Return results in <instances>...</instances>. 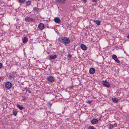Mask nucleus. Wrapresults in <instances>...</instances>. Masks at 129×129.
I'll list each match as a JSON object with an SVG mask.
<instances>
[{
    "instance_id": "2f4dec72",
    "label": "nucleus",
    "mask_w": 129,
    "mask_h": 129,
    "mask_svg": "<svg viewBox=\"0 0 129 129\" xmlns=\"http://www.w3.org/2000/svg\"><path fill=\"white\" fill-rule=\"evenodd\" d=\"M82 1L83 3H85L87 1L86 0H83Z\"/></svg>"
},
{
    "instance_id": "f704fd0d",
    "label": "nucleus",
    "mask_w": 129,
    "mask_h": 129,
    "mask_svg": "<svg viewBox=\"0 0 129 129\" xmlns=\"http://www.w3.org/2000/svg\"><path fill=\"white\" fill-rule=\"evenodd\" d=\"M127 37L129 39V35H128L127 36Z\"/></svg>"
},
{
    "instance_id": "6e6552de",
    "label": "nucleus",
    "mask_w": 129,
    "mask_h": 129,
    "mask_svg": "<svg viewBox=\"0 0 129 129\" xmlns=\"http://www.w3.org/2000/svg\"><path fill=\"white\" fill-rule=\"evenodd\" d=\"M98 122V120L94 118L91 121V122L92 124H95L97 123Z\"/></svg>"
},
{
    "instance_id": "20e7f679",
    "label": "nucleus",
    "mask_w": 129,
    "mask_h": 129,
    "mask_svg": "<svg viewBox=\"0 0 129 129\" xmlns=\"http://www.w3.org/2000/svg\"><path fill=\"white\" fill-rule=\"evenodd\" d=\"M112 58L117 62L119 63L120 62V61L117 58V56L115 55H113L112 56Z\"/></svg>"
},
{
    "instance_id": "f3484780",
    "label": "nucleus",
    "mask_w": 129,
    "mask_h": 129,
    "mask_svg": "<svg viewBox=\"0 0 129 129\" xmlns=\"http://www.w3.org/2000/svg\"><path fill=\"white\" fill-rule=\"evenodd\" d=\"M26 6H28L31 5V2L30 1L28 0L26 2Z\"/></svg>"
},
{
    "instance_id": "72a5a7b5",
    "label": "nucleus",
    "mask_w": 129,
    "mask_h": 129,
    "mask_svg": "<svg viewBox=\"0 0 129 129\" xmlns=\"http://www.w3.org/2000/svg\"><path fill=\"white\" fill-rule=\"evenodd\" d=\"M25 100V98H24L22 99L23 100Z\"/></svg>"
},
{
    "instance_id": "4468645a",
    "label": "nucleus",
    "mask_w": 129,
    "mask_h": 129,
    "mask_svg": "<svg viewBox=\"0 0 129 129\" xmlns=\"http://www.w3.org/2000/svg\"><path fill=\"white\" fill-rule=\"evenodd\" d=\"M57 55L56 54H55L53 55H51L49 57V59L50 60H51L52 59L55 58L57 57Z\"/></svg>"
},
{
    "instance_id": "7ed1b4c3",
    "label": "nucleus",
    "mask_w": 129,
    "mask_h": 129,
    "mask_svg": "<svg viewBox=\"0 0 129 129\" xmlns=\"http://www.w3.org/2000/svg\"><path fill=\"white\" fill-rule=\"evenodd\" d=\"M12 86L11 83L9 82H6L5 84L6 88L8 89H9L11 88Z\"/></svg>"
},
{
    "instance_id": "473e14b6",
    "label": "nucleus",
    "mask_w": 129,
    "mask_h": 129,
    "mask_svg": "<svg viewBox=\"0 0 129 129\" xmlns=\"http://www.w3.org/2000/svg\"><path fill=\"white\" fill-rule=\"evenodd\" d=\"M24 90H27V88H26V87H25V88H24Z\"/></svg>"
},
{
    "instance_id": "4be33fe9",
    "label": "nucleus",
    "mask_w": 129,
    "mask_h": 129,
    "mask_svg": "<svg viewBox=\"0 0 129 129\" xmlns=\"http://www.w3.org/2000/svg\"><path fill=\"white\" fill-rule=\"evenodd\" d=\"M25 0H18V2L19 3H23L25 1Z\"/></svg>"
},
{
    "instance_id": "cd10ccee",
    "label": "nucleus",
    "mask_w": 129,
    "mask_h": 129,
    "mask_svg": "<svg viewBox=\"0 0 129 129\" xmlns=\"http://www.w3.org/2000/svg\"><path fill=\"white\" fill-rule=\"evenodd\" d=\"M48 104L50 106H51L52 105V103L50 102H49L48 103Z\"/></svg>"
},
{
    "instance_id": "9d476101",
    "label": "nucleus",
    "mask_w": 129,
    "mask_h": 129,
    "mask_svg": "<svg viewBox=\"0 0 129 129\" xmlns=\"http://www.w3.org/2000/svg\"><path fill=\"white\" fill-rule=\"evenodd\" d=\"M80 48L84 50H87V48L86 46L83 44H82L80 45Z\"/></svg>"
},
{
    "instance_id": "412c9836",
    "label": "nucleus",
    "mask_w": 129,
    "mask_h": 129,
    "mask_svg": "<svg viewBox=\"0 0 129 129\" xmlns=\"http://www.w3.org/2000/svg\"><path fill=\"white\" fill-rule=\"evenodd\" d=\"M88 129H96L93 126H90L88 127Z\"/></svg>"
},
{
    "instance_id": "c756f323",
    "label": "nucleus",
    "mask_w": 129,
    "mask_h": 129,
    "mask_svg": "<svg viewBox=\"0 0 129 129\" xmlns=\"http://www.w3.org/2000/svg\"><path fill=\"white\" fill-rule=\"evenodd\" d=\"M0 80L1 81V80H4V78L3 77H0Z\"/></svg>"
},
{
    "instance_id": "1a4fd4ad",
    "label": "nucleus",
    "mask_w": 129,
    "mask_h": 129,
    "mask_svg": "<svg viewBox=\"0 0 129 129\" xmlns=\"http://www.w3.org/2000/svg\"><path fill=\"white\" fill-rule=\"evenodd\" d=\"M95 72V70L93 68H91L89 70V73L91 74H93Z\"/></svg>"
},
{
    "instance_id": "5701e85b",
    "label": "nucleus",
    "mask_w": 129,
    "mask_h": 129,
    "mask_svg": "<svg viewBox=\"0 0 129 129\" xmlns=\"http://www.w3.org/2000/svg\"><path fill=\"white\" fill-rule=\"evenodd\" d=\"M113 127V125L112 124H110L109 125V129H112Z\"/></svg>"
},
{
    "instance_id": "423d86ee",
    "label": "nucleus",
    "mask_w": 129,
    "mask_h": 129,
    "mask_svg": "<svg viewBox=\"0 0 129 129\" xmlns=\"http://www.w3.org/2000/svg\"><path fill=\"white\" fill-rule=\"evenodd\" d=\"M47 79L48 81L52 82L54 81L55 80V78L52 76H49L47 78Z\"/></svg>"
},
{
    "instance_id": "f03ea898",
    "label": "nucleus",
    "mask_w": 129,
    "mask_h": 129,
    "mask_svg": "<svg viewBox=\"0 0 129 129\" xmlns=\"http://www.w3.org/2000/svg\"><path fill=\"white\" fill-rule=\"evenodd\" d=\"M25 20L27 22H34L35 21V19L32 18L30 17H27L25 18Z\"/></svg>"
},
{
    "instance_id": "2eb2a0df",
    "label": "nucleus",
    "mask_w": 129,
    "mask_h": 129,
    "mask_svg": "<svg viewBox=\"0 0 129 129\" xmlns=\"http://www.w3.org/2000/svg\"><path fill=\"white\" fill-rule=\"evenodd\" d=\"M12 113L13 115L16 116L17 114V111L16 109H14L12 110Z\"/></svg>"
},
{
    "instance_id": "bb28decb",
    "label": "nucleus",
    "mask_w": 129,
    "mask_h": 129,
    "mask_svg": "<svg viewBox=\"0 0 129 129\" xmlns=\"http://www.w3.org/2000/svg\"><path fill=\"white\" fill-rule=\"evenodd\" d=\"M38 9L37 8H35L34 10L35 11L38 12Z\"/></svg>"
},
{
    "instance_id": "9b49d317",
    "label": "nucleus",
    "mask_w": 129,
    "mask_h": 129,
    "mask_svg": "<svg viewBox=\"0 0 129 129\" xmlns=\"http://www.w3.org/2000/svg\"><path fill=\"white\" fill-rule=\"evenodd\" d=\"M56 1L60 4H64L66 1V0H56Z\"/></svg>"
},
{
    "instance_id": "39448f33",
    "label": "nucleus",
    "mask_w": 129,
    "mask_h": 129,
    "mask_svg": "<svg viewBox=\"0 0 129 129\" xmlns=\"http://www.w3.org/2000/svg\"><path fill=\"white\" fill-rule=\"evenodd\" d=\"M38 28L40 30H42L44 28V24L42 23H40L38 25Z\"/></svg>"
},
{
    "instance_id": "0eeeda50",
    "label": "nucleus",
    "mask_w": 129,
    "mask_h": 129,
    "mask_svg": "<svg viewBox=\"0 0 129 129\" xmlns=\"http://www.w3.org/2000/svg\"><path fill=\"white\" fill-rule=\"evenodd\" d=\"M103 85L107 88H109L110 87V85L109 82L105 81V82L103 83Z\"/></svg>"
},
{
    "instance_id": "a211bd4d",
    "label": "nucleus",
    "mask_w": 129,
    "mask_h": 129,
    "mask_svg": "<svg viewBox=\"0 0 129 129\" xmlns=\"http://www.w3.org/2000/svg\"><path fill=\"white\" fill-rule=\"evenodd\" d=\"M112 100L115 103H117L118 102V99L117 98H112Z\"/></svg>"
},
{
    "instance_id": "aec40b11",
    "label": "nucleus",
    "mask_w": 129,
    "mask_h": 129,
    "mask_svg": "<svg viewBox=\"0 0 129 129\" xmlns=\"http://www.w3.org/2000/svg\"><path fill=\"white\" fill-rule=\"evenodd\" d=\"M14 78L13 76L12 75H10L9 76L8 78L10 80H11Z\"/></svg>"
},
{
    "instance_id": "dca6fc26",
    "label": "nucleus",
    "mask_w": 129,
    "mask_h": 129,
    "mask_svg": "<svg viewBox=\"0 0 129 129\" xmlns=\"http://www.w3.org/2000/svg\"><path fill=\"white\" fill-rule=\"evenodd\" d=\"M93 21L97 25H100L101 24L100 21L98 20H94Z\"/></svg>"
},
{
    "instance_id": "ddd939ff",
    "label": "nucleus",
    "mask_w": 129,
    "mask_h": 129,
    "mask_svg": "<svg viewBox=\"0 0 129 129\" xmlns=\"http://www.w3.org/2000/svg\"><path fill=\"white\" fill-rule=\"evenodd\" d=\"M27 38L26 37H24L23 39V43L24 44H25L27 42Z\"/></svg>"
},
{
    "instance_id": "c9c22d12",
    "label": "nucleus",
    "mask_w": 129,
    "mask_h": 129,
    "mask_svg": "<svg viewBox=\"0 0 129 129\" xmlns=\"http://www.w3.org/2000/svg\"><path fill=\"white\" fill-rule=\"evenodd\" d=\"M24 90H23V91H24Z\"/></svg>"
},
{
    "instance_id": "f257e3e1",
    "label": "nucleus",
    "mask_w": 129,
    "mask_h": 129,
    "mask_svg": "<svg viewBox=\"0 0 129 129\" xmlns=\"http://www.w3.org/2000/svg\"><path fill=\"white\" fill-rule=\"evenodd\" d=\"M60 41L65 45L68 44L70 42V40L69 38L64 37L60 38Z\"/></svg>"
},
{
    "instance_id": "a878e982",
    "label": "nucleus",
    "mask_w": 129,
    "mask_h": 129,
    "mask_svg": "<svg viewBox=\"0 0 129 129\" xmlns=\"http://www.w3.org/2000/svg\"><path fill=\"white\" fill-rule=\"evenodd\" d=\"M91 102H92L91 101L88 100L86 102V103H88L89 104H90L91 103Z\"/></svg>"
},
{
    "instance_id": "e433bc0d",
    "label": "nucleus",
    "mask_w": 129,
    "mask_h": 129,
    "mask_svg": "<svg viewBox=\"0 0 129 129\" xmlns=\"http://www.w3.org/2000/svg\"><path fill=\"white\" fill-rule=\"evenodd\" d=\"M100 120V119L99 120Z\"/></svg>"
},
{
    "instance_id": "7c9ffc66",
    "label": "nucleus",
    "mask_w": 129,
    "mask_h": 129,
    "mask_svg": "<svg viewBox=\"0 0 129 129\" xmlns=\"http://www.w3.org/2000/svg\"><path fill=\"white\" fill-rule=\"evenodd\" d=\"M2 64L1 63H0V69H1L2 67Z\"/></svg>"
},
{
    "instance_id": "6ab92c4d",
    "label": "nucleus",
    "mask_w": 129,
    "mask_h": 129,
    "mask_svg": "<svg viewBox=\"0 0 129 129\" xmlns=\"http://www.w3.org/2000/svg\"><path fill=\"white\" fill-rule=\"evenodd\" d=\"M17 106L20 110H22L24 109L23 107L21 106L19 104H17Z\"/></svg>"
},
{
    "instance_id": "b1692460",
    "label": "nucleus",
    "mask_w": 129,
    "mask_h": 129,
    "mask_svg": "<svg viewBox=\"0 0 129 129\" xmlns=\"http://www.w3.org/2000/svg\"><path fill=\"white\" fill-rule=\"evenodd\" d=\"M26 92L28 91L29 93H31V91L29 88L28 89H27L26 90Z\"/></svg>"
},
{
    "instance_id": "393cba45",
    "label": "nucleus",
    "mask_w": 129,
    "mask_h": 129,
    "mask_svg": "<svg viewBox=\"0 0 129 129\" xmlns=\"http://www.w3.org/2000/svg\"><path fill=\"white\" fill-rule=\"evenodd\" d=\"M72 57V56L71 54H69L68 55V58H71Z\"/></svg>"
},
{
    "instance_id": "f8f14e48",
    "label": "nucleus",
    "mask_w": 129,
    "mask_h": 129,
    "mask_svg": "<svg viewBox=\"0 0 129 129\" xmlns=\"http://www.w3.org/2000/svg\"><path fill=\"white\" fill-rule=\"evenodd\" d=\"M55 22L57 23H59L60 21V19L58 17H56L54 19Z\"/></svg>"
},
{
    "instance_id": "c85d7f7f",
    "label": "nucleus",
    "mask_w": 129,
    "mask_h": 129,
    "mask_svg": "<svg viewBox=\"0 0 129 129\" xmlns=\"http://www.w3.org/2000/svg\"><path fill=\"white\" fill-rule=\"evenodd\" d=\"M92 2H96L98 0H91Z\"/></svg>"
}]
</instances>
